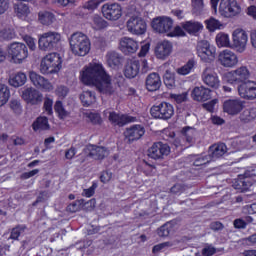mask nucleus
I'll return each instance as SVG.
<instances>
[{
  "label": "nucleus",
  "instance_id": "1",
  "mask_svg": "<svg viewBox=\"0 0 256 256\" xmlns=\"http://www.w3.org/2000/svg\"><path fill=\"white\" fill-rule=\"evenodd\" d=\"M81 81L85 85H94L97 91L103 95H113L115 93V88L111 83V76L105 72L101 64H90L82 71Z\"/></svg>",
  "mask_w": 256,
  "mask_h": 256
},
{
  "label": "nucleus",
  "instance_id": "2",
  "mask_svg": "<svg viewBox=\"0 0 256 256\" xmlns=\"http://www.w3.org/2000/svg\"><path fill=\"white\" fill-rule=\"evenodd\" d=\"M70 49L73 55L85 57L91 51V40L82 32H75L69 38Z\"/></svg>",
  "mask_w": 256,
  "mask_h": 256
},
{
  "label": "nucleus",
  "instance_id": "3",
  "mask_svg": "<svg viewBox=\"0 0 256 256\" xmlns=\"http://www.w3.org/2000/svg\"><path fill=\"white\" fill-rule=\"evenodd\" d=\"M63 59L59 53H49L46 55L40 63V72L43 75H53V73H59L61 71V65Z\"/></svg>",
  "mask_w": 256,
  "mask_h": 256
},
{
  "label": "nucleus",
  "instance_id": "4",
  "mask_svg": "<svg viewBox=\"0 0 256 256\" xmlns=\"http://www.w3.org/2000/svg\"><path fill=\"white\" fill-rule=\"evenodd\" d=\"M61 43V34L48 31L38 36V48L40 51H53Z\"/></svg>",
  "mask_w": 256,
  "mask_h": 256
},
{
  "label": "nucleus",
  "instance_id": "5",
  "mask_svg": "<svg viewBox=\"0 0 256 256\" xmlns=\"http://www.w3.org/2000/svg\"><path fill=\"white\" fill-rule=\"evenodd\" d=\"M7 53L12 63H16V65H21L29 57L27 45L21 42H13L8 45Z\"/></svg>",
  "mask_w": 256,
  "mask_h": 256
},
{
  "label": "nucleus",
  "instance_id": "6",
  "mask_svg": "<svg viewBox=\"0 0 256 256\" xmlns=\"http://www.w3.org/2000/svg\"><path fill=\"white\" fill-rule=\"evenodd\" d=\"M126 29L132 35H144L147 31V23L139 14H128Z\"/></svg>",
  "mask_w": 256,
  "mask_h": 256
},
{
  "label": "nucleus",
  "instance_id": "7",
  "mask_svg": "<svg viewBox=\"0 0 256 256\" xmlns=\"http://www.w3.org/2000/svg\"><path fill=\"white\" fill-rule=\"evenodd\" d=\"M197 54L203 63H213L217 57V48L208 41L202 40L197 45Z\"/></svg>",
  "mask_w": 256,
  "mask_h": 256
},
{
  "label": "nucleus",
  "instance_id": "8",
  "mask_svg": "<svg viewBox=\"0 0 256 256\" xmlns=\"http://www.w3.org/2000/svg\"><path fill=\"white\" fill-rule=\"evenodd\" d=\"M151 116L154 119H162L163 121H168L173 115H175V108L173 105L167 102H161L158 105H154L150 109Z\"/></svg>",
  "mask_w": 256,
  "mask_h": 256
},
{
  "label": "nucleus",
  "instance_id": "9",
  "mask_svg": "<svg viewBox=\"0 0 256 256\" xmlns=\"http://www.w3.org/2000/svg\"><path fill=\"white\" fill-rule=\"evenodd\" d=\"M249 77H251V73L249 72V69L246 66H241L236 70L230 71L225 74V79L227 83H230L231 85L243 83L247 81Z\"/></svg>",
  "mask_w": 256,
  "mask_h": 256
},
{
  "label": "nucleus",
  "instance_id": "10",
  "mask_svg": "<svg viewBox=\"0 0 256 256\" xmlns=\"http://www.w3.org/2000/svg\"><path fill=\"white\" fill-rule=\"evenodd\" d=\"M219 11L223 17H235L241 13V6L235 0H221Z\"/></svg>",
  "mask_w": 256,
  "mask_h": 256
},
{
  "label": "nucleus",
  "instance_id": "11",
  "mask_svg": "<svg viewBox=\"0 0 256 256\" xmlns=\"http://www.w3.org/2000/svg\"><path fill=\"white\" fill-rule=\"evenodd\" d=\"M102 15L109 21H117L121 19L123 10L119 3H106L102 6Z\"/></svg>",
  "mask_w": 256,
  "mask_h": 256
},
{
  "label": "nucleus",
  "instance_id": "12",
  "mask_svg": "<svg viewBox=\"0 0 256 256\" xmlns=\"http://www.w3.org/2000/svg\"><path fill=\"white\" fill-rule=\"evenodd\" d=\"M233 47L238 51V53H243L247 49V41H249V36L247 32L241 28H238L232 33Z\"/></svg>",
  "mask_w": 256,
  "mask_h": 256
},
{
  "label": "nucleus",
  "instance_id": "13",
  "mask_svg": "<svg viewBox=\"0 0 256 256\" xmlns=\"http://www.w3.org/2000/svg\"><path fill=\"white\" fill-rule=\"evenodd\" d=\"M238 94L242 99L254 101L256 99V82L250 80L242 82L238 86Z\"/></svg>",
  "mask_w": 256,
  "mask_h": 256
},
{
  "label": "nucleus",
  "instance_id": "14",
  "mask_svg": "<svg viewBox=\"0 0 256 256\" xmlns=\"http://www.w3.org/2000/svg\"><path fill=\"white\" fill-rule=\"evenodd\" d=\"M152 28L156 33H169L173 29V19L167 16H159L153 19Z\"/></svg>",
  "mask_w": 256,
  "mask_h": 256
},
{
  "label": "nucleus",
  "instance_id": "15",
  "mask_svg": "<svg viewBox=\"0 0 256 256\" xmlns=\"http://www.w3.org/2000/svg\"><path fill=\"white\" fill-rule=\"evenodd\" d=\"M201 77L204 85H207V87H211L212 89H219L221 81L219 80V76L216 74L212 67H206L203 70Z\"/></svg>",
  "mask_w": 256,
  "mask_h": 256
},
{
  "label": "nucleus",
  "instance_id": "16",
  "mask_svg": "<svg viewBox=\"0 0 256 256\" xmlns=\"http://www.w3.org/2000/svg\"><path fill=\"white\" fill-rule=\"evenodd\" d=\"M171 153L169 145L163 144V142H156L148 149V157L151 159H163Z\"/></svg>",
  "mask_w": 256,
  "mask_h": 256
},
{
  "label": "nucleus",
  "instance_id": "17",
  "mask_svg": "<svg viewBox=\"0 0 256 256\" xmlns=\"http://www.w3.org/2000/svg\"><path fill=\"white\" fill-rule=\"evenodd\" d=\"M22 99L28 103V105H39L43 103V94L39 90L29 87L23 90Z\"/></svg>",
  "mask_w": 256,
  "mask_h": 256
},
{
  "label": "nucleus",
  "instance_id": "18",
  "mask_svg": "<svg viewBox=\"0 0 256 256\" xmlns=\"http://www.w3.org/2000/svg\"><path fill=\"white\" fill-rule=\"evenodd\" d=\"M119 49L124 55H133L139 50V42L131 37H122L119 40Z\"/></svg>",
  "mask_w": 256,
  "mask_h": 256
},
{
  "label": "nucleus",
  "instance_id": "19",
  "mask_svg": "<svg viewBox=\"0 0 256 256\" xmlns=\"http://www.w3.org/2000/svg\"><path fill=\"white\" fill-rule=\"evenodd\" d=\"M29 79L34 87H37V89H44V91H53V84H51L48 79L39 75L37 72H29Z\"/></svg>",
  "mask_w": 256,
  "mask_h": 256
},
{
  "label": "nucleus",
  "instance_id": "20",
  "mask_svg": "<svg viewBox=\"0 0 256 256\" xmlns=\"http://www.w3.org/2000/svg\"><path fill=\"white\" fill-rule=\"evenodd\" d=\"M81 209H83V211H93V209H95V199H91L88 202H85L84 199H80L67 206L69 213H77V211H81Z\"/></svg>",
  "mask_w": 256,
  "mask_h": 256
},
{
  "label": "nucleus",
  "instance_id": "21",
  "mask_svg": "<svg viewBox=\"0 0 256 256\" xmlns=\"http://www.w3.org/2000/svg\"><path fill=\"white\" fill-rule=\"evenodd\" d=\"M143 135H145V128L141 125H133L124 132L125 141H127V143L139 141Z\"/></svg>",
  "mask_w": 256,
  "mask_h": 256
},
{
  "label": "nucleus",
  "instance_id": "22",
  "mask_svg": "<svg viewBox=\"0 0 256 256\" xmlns=\"http://www.w3.org/2000/svg\"><path fill=\"white\" fill-rule=\"evenodd\" d=\"M173 52V44L167 40L159 42L154 49V54L157 59H166Z\"/></svg>",
  "mask_w": 256,
  "mask_h": 256
},
{
  "label": "nucleus",
  "instance_id": "23",
  "mask_svg": "<svg viewBox=\"0 0 256 256\" xmlns=\"http://www.w3.org/2000/svg\"><path fill=\"white\" fill-rule=\"evenodd\" d=\"M244 103L241 99H229L223 104V110L228 115H239L243 111Z\"/></svg>",
  "mask_w": 256,
  "mask_h": 256
},
{
  "label": "nucleus",
  "instance_id": "24",
  "mask_svg": "<svg viewBox=\"0 0 256 256\" xmlns=\"http://www.w3.org/2000/svg\"><path fill=\"white\" fill-rule=\"evenodd\" d=\"M219 61L222 67H235L239 63V58L231 50H224L219 54Z\"/></svg>",
  "mask_w": 256,
  "mask_h": 256
},
{
  "label": "nucleus",
  "instance_id": "25",
  "mask_svg": "<svg viewBox=\"0 0 256 256\" xmlns=\"http://www.w3.org/2000/svg\"><path fill=\"white\" fill-rule=\"evenodd\" d=\"M84 152L86 153L87 157H92V159L96 160H101L109 155V150H107V148L95 145H88L84 149Z\"/></svg>",
  "mask_w": 256,
  "mask_h": 256
},
{
  "label": "nucleus",
  "instance_id": "26",
  "mask_svg": "<svg viewBox=\"0 0 256 256\" xmlns=\"http://www.w3.org/2000/svg\"><path fill=\"white\" fill-rule=\"evenodd\" d=\"M108 120L111 121L113 125L124 127L127 123H135L137 118L129 115H119L116 112H109Z\"/></svg>",
  "mask_w": 256,
  "mask_h": 256
},
{
  "label": "nucleus",
  "instance_id": "27",
  "mask_svg": "<svg viewBox=\"0 0 256 256\" xmlns=\"http://www.w3.org/2000/svg\"><path fill=\"white\" fill-rule=\"evenodd\" d=\"M141 64L138 60H129L124 67V75L127 79H135L139 75Z\"/></svg>",
  "mask_w": 256,
  "mask_h": 256
},
{
  "label": "nucleus",
  "instance_id": "28",
  "mask_svg": "<svg viewBox=\"0 0 256 256\" xmlns=\"http://www.w3.org/2000/svg\"><path fill=\"white\" fill-rule=\"evenodd\" d=\"M194 101H209L211 99V89L204 86L195 87L192 91Z\"/></svg>",
  "mask_w": 256,
  "mask_h": 256
},
{
  "label": "nucleus",
  "instance_id": "29",
  "mask_svg": "<svg viewBox=\"0 0 256 256\" xmlns=\"http://www.w3.org/2000/svg\"><path fill=\"white\" fill-rule=\"evenodd\" d=\"M161 88V77L157 73H151L146 77V89L158 91Z\"/></svg>",
  "mask_w": 256,
  "mask_h": 256
},
{
  "label": "nucleus",
  "instance_id": "30",
  "mask_svg": "<svg viewBox=\"0 0 256 256\" xmlns=\"http://www.w3.org/2000/svg\"><path fill=\"white\" fill-rule=\"evenodd\" d=\"M209 151L210 159H220V157H223V155L227 153V145H225V143L214 144L210 146Z\"/></svg>",
  "mask_w": 256,
  "mask_h": 256
},
{
  "label": "nucleus",
  "instance_id": "31",
  "mask_svg": "<svg viewBox=\"0 0 256 256\" xmlns=\"http://www.w3.org/2000/svg\"><path fill=\"white\" fill-rule=\"evenodd\" d=\"M33 131H47L49 130V119L45 116L38 117L32 124Z\"/></svg>",
  "mask_w": 256,
  "mask_h": 256
},
{
  "label": "nucleus",
  "instance_id": "32",
  "mask_svg": "<svg viewBox=\"0 0 256 256\" xmlns=\"http://www.w3.org/2000/svg\"><path fill=\"white\" fill-rule=\"evenodd\" d=\"M182 27L190 35H195V33H199L203 29V24L195 21H187L182 24Z\"/></svg>",
  "mask_w": 256,
  "mask_h": 256
},
{
  "label": "nucleus",
  "instance_id": "33",
  "mask_svg": "<svg viewBox=\"0 0 256 256\" xmlns=\"http://www.w3.org/2000/svg\"><path fill=\"white\" fill-rule=\"evenodd\" d=\"M106 58L109 67L112 69H117L121 65V56L117 52H108Z\"/></svg>",
  "mask_w": 256,
  "mask_h": 256
},
{
  "label": "nucleus",
  "instance_id": "34",
  "mask_svg": "<svg viewBox=\"0 0 256 256\" xmlns=\"http://www.w3.org/2000/svg\"><path fill=\"white\" fill-rule=\"evenodd\" d=\"M80 100L82 101L84 107H89L90 105H93L95 101H97V98L95 97V92L87 90L80 95Z\"/></svg>",
  "mask_w": 256,
  "mask_h": 256
},
{
  "label": "nucleus",
  "instance_id": "35",
  "mask_svg": "<svg viewBox=\"0 0 256 256\" xmlns=\"http://www.w3.org/2000/svg\"><path fill=\"white\" fill-rule=\"evenodd\" d=\"M24 83H27V75L23 72H18L14 77L9 79V84L12 87H23Z\"/></svg>",
  "mask_w": 256,
  "mask_h": 256
},
{
  "label": "nucleus",
  "instance_id": "36",
  "mask_svg": "<svg viewBox=\"0 0 256 256\" xmlns=\"http://www.w3.org/2000/svg\"><path fill=\"white\" fill-rule=\"evenodd\" d=\"M14 13H16L17 17H27L29 13H31V10L29 9V6L27 4L18 2L15 3L13 6Z\"/></svg>",
  "mask_w": 256,
  "mask_h": 256
},
{
  "label": "nucleus",
  "instance_id": "37",
  "mask_svg": "<svg viewBox=\"0 0 256 256\" xmlns=\"http://www.w3.org/2000/svg\"><path fill=\"white\" fill-rule=\"evenodd\" d=\"M195 65V60L190 59L184 66L177 68L176 73H178V75H189V73L195 69Z\"/></svg>",
  "mask_w": 256,
  "mask_h": 256
},
{
  "label": "nucleus",
  "instance_id": "38",
  "mask_svg": "<svg viewBox=\"0 0 256 256\" xmlns=\"http://www.w3.org/2000/svg\"><path fill=\"white\" fill-rule=\"evenodd\" d=\"M9 97H11L9 87L5 84H0V107H3L9 101Z\"/></svg>",
  "mask_w": 256,
  "mask_h": 256
},
{
  "label": "nucleus",
  "instance_id": "39",
  "mask_svg": "<svg viewBox=\"0 0 256 256\" xmlns=\"http://www.w3.org/2000/svg\"><path fill=\"white\" fill-rule=\"evenodd\" d=\"M39 21L42 25H51L55 21V15L51 12H40L38 14Z\"/></svg>",
  "mask_w": 256,
  "mask_h": 256
},
{
  "label": "nucleus",
  "instance_id": "40",
  "mask_svg": "<svg viewBox=\"0 0 256 256\" xmlns=\"http://www.w3.org/2000/svg\"><path fill=\"white\" fill-rule=\"evenodd\" d=\"M164 84L168 89H173L176 85L175 83V73L170 72L169 70H166L164 76Z\"/></svg>",
  "mask_w": 256,
  "mask_h": 256
},
{
  "label": "nucleus",
  "instance_id": "41",
  "mask_svg": "<svg viewBox=\"0 0 256 256\" xmlns=\"http://www.w3.org/2000/svg\"><path fill=\"white\" fill-rule=\"evenodd\" d=\"M216 43L218 47H231V42L229 41V35L225 33H219L216 35Z\"/></svg>",
  "mask_w": 256,
  "mask_h": 256
},
{
  "label": "nucleus",
  "instance_id": "42",
  "mask_svg": "<svg viewBox=\"0 0 256 256\" xmlns=\"http://www.w3.org/2000/svg\"><path fill=\"white\" fill-rule=\"evenodd\" d=\"M14 37L15 31H13V29L3 28L0 30V41H11Z\"/></svg>",
  "mask_w": 256,
  "mask_h": 256
},
{
  "label": "nucleus",
  "instance_id": "43",
  "mask_svg": "<svg viewBox=\"0 0 256 256\" xmlns=\"http://www.w3.org/2000/svg\"><path fill=\"white\" fill-rule=\"evenodd\" d=\"M54 109L56 113H58V116L61 119H65L66 117H69V112L65 110V108L63 107V102L57 101L54 105Z\"/></svg>",
  "mask_w": 256,
  "mask_h": 256
},
{
  "label": "nucleus",
  "instance_id": "44",
  "mask_svg": "<svg viewBox=\"0 0 256 256\" xmlns=\"http://www.w3.org/2000/svg\"><path fill=\"white\" fill-rule=\"evenodd\" d=\"M171 231H173V226L168 222L158 229V235L159 237H169Z\"/></svg>",
  "mask_w": 256,
  "mask_h": 256
},
{
  "label": "nucleus",
  "instance_id": "45",
  "mask_svg": "<svg viewBox=\"0 0 256 256\" xmlns=\"http://www.w3.org/2000/svg\"><path fill=\"white\" fill-rule=\"evenodd\" d=\"M205 23H206L207 29H209V31H215L217 29H221V23L219 22V20H217L215 18H210V19L206 20Z\"/></svg>",
  "mask_w": 256,
  "mask_h": 256
},
{
  "label": "nucleus",
  "instance_id": "46",
  "mask_svg": "<svg viewBox=\"0 0 256 256\" xmlns=\"http://www.w3.org/2000/svg\"><path fill=\"white\" fill-rule=\"evenodd\" d=\"M92 22V27L96 31H99V29H103L105 27V20H103V18L100 16H93Z\"/></svg>",
  "mask_w": 256,
  "mask_h": 256
},
{
  "label": "nucleus",
  "instance_id": "47",
  "mask_svg": "<svg viewBox=\"0 0 256 256\" xmlns=\"http://www.w3.org/2000/svg\"><path fill=\"white\" fill-rule=\"evenodd\" d=\"M103 3V0H89L84 4V9H88V11H95Z\"/></svg>",
  "mask_w": 256,
  "mask_h": 256
},
{
  "label": "nucleus",
  "instance_id": "48",
  "mask_svg": "<svg viewBox=\"0 0 256 256\" xmlns=\"http://www.w3.org/2000/svg\"><path fill=\"white\" fill-rule=\"evenodd\" d=\"M55 93L59 99H65V97L69 95V88L64 85L58 86L55 90Z\"/></svg>",
  "mask_w": 256,
  "mask_h": 256
},
{
  "label": "nucleus",
  "instance_id": "49",
  "mask_svg": "<svg viewBox=\"0 0 256 256\" xmlns=\"http://www.w3.org/2000/svg\"><path fill=\"white\" fill-rule=\"evenodd\" d=\"M22 233H25V227H15L11 231L10 239L17 240L19 237H21Z\"/></svg>",
  "mask_w": 256,
  "mask_h": 256
},
{
  "label": "nucleus",
  "instance_id": "50",
  "mask_svg": "<svg viewBox=\"0 0 256 256\" xmlns=\"http://www.w3.org/2000/svg\"><path fill=\"white\" fill-rule=\"evenodd\" d=\"M10 109H12V111L16 113V115H21V112H22L21 102H19V100H11Z\"/></svg>",
  "mask_w": 256,
  "mask_h": 256
},
{
  "label": "nucleus",
  "instance_id": "51",
  "mask_svg": "<svg viewBox=\"0 0 256 256\" xmlns=\"http://www.w3.org/2000/svg\"><path fill=\"white\" fill-rule=\"evenodd\" d=\"M211 161V156H202L194 161V165L195 167H201V165H207V163H211Z\"/></svg>",
  "mask_w": 256,
  "mask_h": 256
},
{
  "label": "nucleus",
  "instance_id": "52",
  "mask_svg": "<svg viewBox=\"0 0 256 256\" xmlns=\"http://www.w3.org/2000/svg\"><path fill=\"white\" fill-rule=\"evenodd\" d=\"M169 247H173L172 242H163V243L155 245L152 249V252L159 253V251H163V249H167Z\"/></svg>",
  "mask_w": 256,
  "mask_h": 256
},
{
  "label": "nucleus",
  "instance_id": "53",
  "mask_svg": "<svg viewBox=\"0 0 256 256\" xmlns=\"http://www.w3.org/2000/svg\"><path fill=\"white\" fill-rule=\"evenodd\" d=\"M187 189V186L184 184H175L171 187L170 191L171 193H174V195H181Z\"/></svg>",
  "mask_w": 256,
  "mask_h": 256
},
{
  "label": "nucleus",
  "instance_id": "54",
  "mask_svg": "<svg viewBox=\"0 0 256 256\" xmlns=\"http://www.w3.org/2000/svg\"><path fill=\"white\" fill-rule=\"evenodd\" d=\"M88 119H89V121H91V123H93V125H101V123L103 121L101 119V115H99L97 113H89Z\"/></svg>",
  "mask_w": 256,
  "mask_h": 256
},
{
  "label": "nucleus",
  "instance_id": "55",
  "mask_svg": "<svg viewBox=\"0 0 256 256\" xmlns=\"http://www.w3.org/2000/svg\"><path fill=\"white\" fill-rule=\"evenodd\" d=\"M182 141H186L187 143H191L193 141V131H191V129H184V132L182 133Z\"/></svg>",
  "mask_w": 256,
  "mask_h": 256
},
{
  "label": "nucleus",
  "instance_id": "56",
  "mask_svg": "<svg viewBox=\"0 0 256 256\" xmlns=\"http://www.w3.org/2000/svg\"><path fill=\"white\" fill-rule=\"evenodd\" d=\"M44 109L47 111L48 115L53 113V100L51 98H46L44 100Z\"/></svg>",
  "mask_w": 256,
  "mask_h": 256
},
{
  "label": "nucleus",
  "instance_id": "57",
  "mask_svg": "<svg viewBox=\"0 0 256 256\" xmlns=\"http://www.w3.org/2000/svg\"><path fill=\"white\" fill-rule=\"evenodd\" d=\"M95 189H97V183L94 182L90 188L84 189V197H93L95 195Z\"/></svg>",
  "mask_w": 256,
  "mask_h": 256
},
{
  "label": "nucleus",
  "instance_id": "58",
  "mask_svg": "<svg viewBox=\"0 0 256 256\" xmlns=\"http://www.w3.org/2000/svg\"><path fill=\"white\" fill-rule=\"evenodd\" d=\"M24 41L26 45H28L31 51H35V49H37V45L35 44V39H33L31 36L24 37Z\"/></svg>",
  "mask_w": 256,
  "mask_h": 256
},
{
  "label": "nucleus",
  "instance_id": "59",
  "mask_svg": "<svg viewBox=\"0 0 256 256\" xmlns=\"http://www.w3.org/2000/svg\"><path fill=\"white\" fill-rule=\"evenodd\" d=\"M171 98L174 99L176 103H184V101H187V93L172 94Z\"/></svg>",
  "mask_w": 256,
  "mask_h": 256
},
{
  "label": "nucleus",
  "instance_id": "60",
  "mask_svg": "<svg viewBox=\"0 0 256 256\" xmlns=\"http://www.w3.org/2000/svg\"><path fill=\"white\" fill-rule=\"evenodd\" d=\"M242 176L239 175V178L233 183L234 189L236 191H240V193H243L245 191V188H243V181H242Z\"/></svg>",
  "mask_w": 256,
  "mask_h": 256
},
{
  "label": "nucleus",
  "instance_id": "61",
  "mask_svg": "<svg viewBox=\"0 0 256 256\" xmlns=\"http://www.w3.org/2000/svg\"><path fill=\"white\" fill-rule=\"evenodd\" d=\"M233 225L235 229H245L247 227V223L241 218L235 219Z\"/></svg>",
  "mask_w": 256,
  "mask_h": 256
},
{
  "label": "nucleus",
  "instance_id": "62",
  "mask_svg": "<svg viewBox=\"0 0 256 256\" xmlns=\"http://www.w3.org/2000/svg\"><path fill=\"white\" fill-rule=\"evenodd\" d=\"M113 177V174L109 171L102 172L100 176V181L102 183H109L110 179Z\"/></svg>",
  "mask_w": 256,
  "mask_h": 256
},
{
  "label": "nucleus",
  "instance_id": "63",
  "mask_svg": "<svg viewBox=\"0 0 256 256\" xmlns=\"http://www.w3.org/2000/svg\"><path fill=\"white\" fill-rule=\"evenodd\" d=\"M9 9V0H0V15Z\"/></svg>",
  "mask_w": 256,
  "mask_h": 256
},
{
  "label": "nucleus",
  "instance_id": "64",
  "mask_svg": "<svg viewBox=\"0 0 256 256\" xmlns=\"http://www.w3.org/2000/svg\"><path fill=\"white\" fill-rule=\"evenodd\" d=\"M216 250L213 247H205L202 249V255L203 256H213L215 255Z\"/></svg>",
  "mask_w": 256,
  "mask_h": 256
}]
</instances>
